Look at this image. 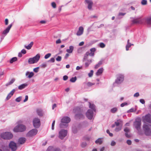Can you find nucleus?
Here are the masks:
<instances>
[{
	"mask_svg": "<svg viewBox=\"0 0 151 151\" xmlns=\"http://www.w3.org/2000/svg\"><path fill=\"white\" fill-rule=\"evenodd\" d=\"M86 85L88 87L91 86L95 84L94 83H93L90 82H88L86 83H85Z\"/></svg>",
	"mask_w": 151,
	"mask_h": 151,
	"instance_id": "31",
	"label": "nucleus"
},
{
	"mask_svg": "<svg viewBox=\"0 0 151 151\" xmlns=\"http://www.w3.org/2000/svg\"><path fill=\"white\" fill-rule=\"evenodd\" d=\"M1 137L4 139H9L13 137V135L11 132H7L1 134Z\"/></svg>",
	"mask_w": 151,
	"mask_h": 151,
	"instance_id": "5",
	"label": "nucleus"
},
{
	"mask_svg": "<svg viewBox=\"0 0 151 151\" xmlns=\"http://www.w3.org/2000/svg\"><path fill=\"white\" fill-rule=\"evenodd\" d=\"M55 120H54V121L52 123V130H53L54 129V126H55Z\"/></svg>",
	"mask_w": 151,
	"mask_h": 151,
	"instance_id": "47",
	"label": "nucleus"
},
{
	"mask_svg": "<svg viewBox=\"0 0 151 151\" xmlns=\"http://www.w3.org/2000/svg\"><path fill=\"white\" fill-rule=\"evenodd\" d=\"M99 46L101 48H103L105 47V45L104 43L101 42L99 44Z\"/></svg>",
	"mask_w": 151,
	"mask_h": 151,
	"instance_id": "42",
	"label": "nucleus"
},
{
	"mask_svg": "<svg viewBox=\"0 0 151 151\" xmlns=\"http://www.w3.org/2000/svg\"><path fill=\"white\" fill-rule=\"evenodd\" d=\"M13 25V24L12 23L10 24L6 28V29L4 30V31L3 32L2 34L4 35V36L6 35L8 33L9 31V30L12 27V26Z\"/></svg>",
	"mask_w": 151,
	"mask_h": 151,
	"instance_id": "12",
	"label": "nucleus"
},
{
	"mask_svg": "<svg viewBox=\"0 0 151 151\" xmlns=\"http://www.w3.org/2000/svg\"><path fill=\"white\" fill-rule=\"evenodd\" d=\"M146 22L148 24H151V17L147 19Z\"/></svg>",
	"mask_w": 151,
	"mask_h": 151,
	"instance_id": "35",
	"label": "nucleus"
},
{
	"mask_svg": "<svg viewBox=\"0 0 151 151\" xmlns=\"http://www.w3.org/2000/svg\"><path fill=\"white\" fill-rule=\"evenodd\" d=\"M36 111L38 115L40 116H43V113L42 110L40 109H38L36 110Z\"/></svg>",
	"mask_w": 151,
	"mask_h": 151,
	"instance_id": "17",
	"label": "nucleus"
},
{
	"mask_svg": "<svg viewBox=\"0 0 151 151\" xmlns=\"http://www.w3.org/2000/svg\"><path fill=\"white\" fill-rule=\"evenodd\" d=\"M127 143L128 145H130L131 144L132 142L129 140H127Z\"/></svg>",
	"mask_w": 151,
	"mask_h": 151,
	"instance_id": "56",
	"label": "nucleus"
},
{
	"mask_svg": "<svg viewBox=\"0 0 151 151\" xmlns=\"http://www.w3.org/2000/svg\"><path fill=\"white\" fill-rule=\"evenodd\" d=\"M26 139L24 137H21L19 139L18 142L21 144H24L26 141Z\"/></svg>",
	"mask_w": 151,
	"mask_h": 151,
	"instance_id": "19",
	"label": "nucleus"
},
{
	"mask_svg": "<svg viewBox=\"0 0 151 151\" xmlns=\"http://www.w3.org/2000/svg\"><path fill=\"white\" fill-rule=\"evenodd\" d=\"M68 78V77L67 76H63V80L64 81L67 80Z\"/></svg>",
	"mask_w": 151,
	"mask_h": 151,
	"instance_id": "53",
	"label": "nucleus"
},
{
	"mask_svg": "<svg viewBox=\"0 0 151 151\" xmlns=\"http://www.w3.org/2000/svg\"><path fill=\"white\" fill-rule=\"evenodd\" d=\"M133 24H141L142 23V20L140 18H137L133 19L132 21Z\"/></svg>",
	"mask_w": 151,
	"mask_h": 151,
	"instance_id": "15",
	"label": "nucleus"
},
{
	"mask_svg": "<svg viewBox=\"0 0 151 151\" xmlns=\"http://www.w3.org/2000/svg\"><path fill=\"white\" fill-rule=\"evenodd\" d=\"M85 2L88 4V9L89 10H91L93 4L92 1L90 0H86Z\"/></svg>",
	"mask_w": 151,
	"mask_h": 151,
	"instance_id": "13",
	"label": "nucleus"
},
{
	"mask_svg": "<svg viewBox=\"0 0 151 151\" xmlns=\"http://www.w3.org/2000/svg\"><path fill=\"white\" fill-rule=\"evenodd\" d=\"M80 109V108L79 107H76V108L74 109H73V111L75 113H76V112H78V110Z\"/></svg>",
	"mask_w": 151,
	"mask_h": 151,
	"instance_id": "39",
	"label": "nucleus"
},
{
	"mask_svg": "<svg viewBox=\"0 0 151 151\" xmlns=\"http://www.w3.org/2000/svg\"><path fill=\"white\" fill-rule=\"evenodd\" d=\"M96 49L95 48H92L90 49L91 52L90 53V56H93L94 55V52L96 51Z\"/></svg>",
	"mask_w": 151,
	"mask_h": 151,
	"instance_id": "24",
	"label": "nucleus"
},
{
	"mask_svg": "<svg viewBox=\"0 0 151 151\" xmlns=\"http://www.w3.org/2000/svg\"><path fill=\"white\" fill-rule=\"evenodd\" d=\"M127 103H126V102L122 104H121V106L122 107H124L125 105H127Z\"/></svg>",
	"mask_w": 151,
	"mask_h": 151,
	"instance_id": "55",
	"label": "nucleus"
},
{
	"mask_svg": "<svg viewBox=\"0 0 151 151\" xmlns=\"http://www.w3.org/2000/svg\"><path fill=\"white\" fill-rule=\"evenodd\" d=\"M102 142V141L101 139L99 138L95 141V143L96 144L101 145Z\"/></svg>",
	"mask_w": 151,
	"mask_h": 151,
	"instance_id": "26",
	"label": "nucleus"
},
{
	"mask_svg": "<svg viewBox=\"0 0 151 151\" xmlns=\"http://www.w3.org/2000/svg\"><path fill=\"white\" fill-rule=\"evenodd\" d=\"M33 44V42H31L27 46H25V47L26 49L28 50H29L31 48Z\"/></svg>",
	"mask_w": 151,
	"mask_h": 151,
	"instance_id": "23",
	"label": "nucleus"
},
{
	"mask_svg": "<svg viewBox=\"0 0 151 151\" xmlns=\"http://www.w3.org/2000/svg\"><path fill=\"white\" fill-rule=\"evenodd\" d=\"M103 69L102 68H101L99 69L97 72L96 73V75L97 76H99L101 74L103 73Z\"/></svg>",
	"mask_w": 151,
	"mask_h": 151,
	"instance_id": "22",
	"label": "nucleus"
},
{
	"mask_svg": "<svg viewBox=\"0 0 151 151\" xmlns=\"http://www.w3.org/2000/svg\"><path fill=\"white\" fill-rule=\"evenodd\" d=\"M90 105H89V108L92 109V110L95 111V106L94 104H91L90 103H89Z\"/></svg>",
	"mask_w": 151,
	"mask_h": 151,
	"instance_id": "30",
	"label": "nucleus"
},
{
	"mask_svg": "<svg viewBox=\"0 0 151 151\" xmlns=\"http://www.w3.org/2000/svg\"><path fill=\"white\" fill-rule=\"evenodd\" d=\"M28 96H27L26 95L25 96V99L24 100V102H25L28 100Z\"/></svg>",
	"mask_w": 151,
	"mask_h": 151,
	"instance_id": "64",
	"label": "nucleus"
},
{
	"mask_svg": "<svg viewBox=\"0 0 151 151\" xmlns=\"http://www.w3.org/2000/svg\"><path fill=\"white\" fill-rule=\"evenodd\" d=\"M67 131L66 130L62 129L59 132L58 137L61 139H63L67 135Z\"/></svg>",
	"mask_w": 151,
	"mask_h": 151,
	"instance_id": "6",
	"label": "nucleus"
},
{
	"mask_svg": "<svg viewBox=\"0 0 151 151\" xmlns=\"http://www.w3.org/2000/svg\"><path fill=\"white\" fill-rule=\"evenodd\" d=\"M141 3L142 5H145L147 4V1L146 0H142Z\"/></svg>",
	"mask_w": 151,
	"mask_h": 151,
	"instance_id": "37",
	"label": "nucleus"
},
{
	"mask_svg": "<svg viewBox=\"0 0 151 151\" xmlns=\"http://www.w3.org/2000/svg\"><path fill=\"white\" fill-rule=\"evenodd\" d=\"M9 20L7 19H6L5 20V24L6 25H7L8 24Z\"/></svg>",
	"mask_w": 151,
	"mask_h": 151,
	"instance_id": "52",
	"label": "nucleus"
},
{
	"mask_svg": "<svg viewBox=\"0 0 151 151\" xmlns=\"http://www.w3.org/2000/svg\"><path fill=\"white\" fill-rule=\"evenodd\" d=\"M21 52L22 53L24 54H25L26 52V51L25 50L23 49L21 50Z\"/></svg>",
	"mask_w": 151,
	"mask_h": 151,
	"instance_id": "63",
	"label": "nucleus"
},
{
	"mask_svg": "<svg viewBox=\"0 0 151 151\" xmlns=\"http://www.w3.org/2000/svg\"><path fill=\"white\" fill-rule=\"evenodd\" d=\"M102 61H99V63L95 66V68L97 69L102 64Z\"/></svg>",
	"mask_w": 151,
	"mask_h": 151,
	"instance_id": "27",
	"label": "nucleus"
},
{
	"mask_svg": "<svg viewBox=\"0 0 151 151\" xmlns=\"http://www.w3.org/2000/svg\"><path fill=\"white\" fill-rule=\"evenodd\" d=\"M124 131L125 132H127L129 131V129L127 127H126L124 129Z\"/></svg>",
	"mask_w": 151,
	"mask_h": 151,
	"instance_id": "60",
	"label": "nucleus"
},
{
	"mask_svg": "<svg viewBox=\"0 0 151 151\" xmlns=\"http://www.w3.org/2000/svg\"><path fill=\"white\" fill-rule=\"evenodd\" d=\"M87 145V144L85 142H83L81 144V146L82 147H85Z\"/></svg>",
	"mask_w": 151,
	"mask_h": 151,
	"instance_id": "45",
	"label": "nucleus"
},
{
	"mask_svg": "<svg viewBox=\"0 0 151 151\" xmlns=\"http://www.w3.org/2000/svg\"><path fill=\"white\" fill-rule=\"evenodd\" d=\"M26 76L28 75V78H30L34 76V73L33 72H27L26 73Z\"/></svg>",
	"mask_w": 151,
	"mask_h": 151,
	"instance_id": "20",
	"label": "nucleus"
},
{
	"mask_svg": "<svg viewBox=\"0 0 151 151\" xmlns=\"http://www.w3.org/2000/svg\"><path fill=\"white\" fill-rule=\"evenodd\" d=\"M55 61V58H52L50 59L49 60V62L54 63Z\"/></svg>",
	"mask_w": 151,
	"mask_h": 151,
	"instance_id": "49",
	"label": "nucleus"
},
{
	"mask_svg": "<svg viewBox=\"0 0 151 151\" xmlns=\"http://www.w3.org/2000/svg\"><path fill=\"white\" fill-rule=\"evenodd\" d=\"M70 121V118L67 116L63 117L61 120V123L60 125V128H64L66 126L64 125V123H68Z\"/></svg>",
	"mask_w": 151,
	"mask_h": 151,
	"instance_id": "2",
	"label": "nucleus"
},
{
	"mask_svg": "<svg viewBox=\"0 0 151 151\" xmlns=\"http://www.w3.org/2000/svg\"><path fill=\"white\" fill-rule=\"evenodd\" d=\"M93 70H91L90 72L88 73V75L89 77H91L93 75Z\"/></svg>",
	"mask_w": 151,
	"mask_h": 151,
	"instance_id": "36",
	"label": "nucleus"
},
{
	"mask_svg": "<svg viewBox=\"0 0 151 151\" xmlns=\"http://www.w3.org/2000/svg\"><path fill=\"white\" fill-rule=\"evenodd\" d=\"M139 96V94L138 92L136 93L134 95V97H138Z\"/></svg>",
	"mask_w": 151,
	"mask_h": 151,
	"instance_id": "62",
	"label": "nucleus"
},
{
	"mask_svg": "<svg viewBox=\"0 0 151 151\" xmlns=\"http://www.w3.org/2000/svg\"><path fill=\"white\" fill-rule=\"evenodd\" d=\"M33 122V126L35 128H38L40 125V119L37 118L34 119Z\"/></svg>",
	"mask_w": 151,
	"mask_h": 151,
	"instance_id": "7",
	"label": "nucleus"
},
{
	"mask_svg": "<svg viewBox=\"0 0 151 151\" xmlns=\"http://www.w3.org/2000/svg\"><path fill=\"white\" fill-rule=\"evenodd\" d=\"M106 132L109 134V135L111 137H112L113 136V134L111 133H110V131L109 130L107 129L106 130Z\"/></svg>",
	"mask_w": 151,
	"mask_h": 151,
	"instance_id": "50",
	"label": "nucleus"
},
{
	"mask_svg": "<svg viewBox=\"0 0 151 151\" xmlns=\"http://www.w3.org/2000/svg\"><path fill=\"white\" fill-rule=\"evenodd\" d=\"M121 129V127H116L115 128V131L116 132H118V131H120Z\"/></svg>",
	"mask_w": 151,
	"mask_h": 151,
	"instance_id": "51",
	"label": "nucleus"
},
{
	"mask_svg": "<svg viewBox=\"0 0 151 151\" xmlns=\"http://www.w3.org/2000/svg\"><path fill=\"white\" fill-rule=\"evenodd\" d=\"M17 60V57H14L12 58L10 60V63H12L13 62L16 61Z\"/></svg>",
	"mask_w": 151,
	"mask_h": 151,
	"instance_id": "32",
	"label": "nucleus"
},
{
	"mask_svg": "<svg viewBox=\"0 0 151 151\" xmlns=\"http://www.w3.org/2000/svg\"><path fill=\"white\" fill-rule=\"evenodd\" d=\"M61 42V40L60 39H58L56 41V43L57 44L60 43Z\"/></svg>",
	"mask_w": 151,
	"mask_h": 151,
	"instance_id": "57",
	"label": "nucleus"
},
{
	"mask_svg": "<svg viewBox=\"0 0 151 151\" xmlns=\"http://www.w3.org/2000/svg\"><path fill=\"white\" fill-rule=\"evenodd\" d=\"M9 146L12 151H15L17 150L16 144L13 142H11L9 145Z\"/></svg>",
	"mask_w": 151,
	"mask_h": 151,
	"instance_id": "11",
	"label": "nucleus"
},
{
	"mask_svg": "<svg viewBox=\"0 0 151 151\" xmlns=\"http://www.w3.org/2000/svg\"><path fill=\"white\" fill-rule=\"evenodd\" d=\"M51 55V54L50 53H48L45 56V58L46 59H47L49 58Z\"/></svg>",
	"mask_w": 151,
	"mask_h": 151,
	"instance_id": "41",
	"label": "nucleus"
},
{
	"mask_svg": "<svg viewBox=\"0 0 151 151\" xmlns=\"http://www.w3.org/2000/svg\"><path fill=\"white\" fill-rule=\"evenodd\" d=\"M74 49V47L72 46H70L69 47V49L66 50V52L69 53H71L72 52Z\"/></svg>",
	"mask_w": 151,
	"mask_h": 151,
	"instance_id": "21",
	"label": "nucleus"
},
{
	"mask_svg": "<svg viewBox=\"0 0 151 151\" xmlns=\"http://www.w3.org/2000/svg\"><path fill=\"white\" fill-rule=\"evenodd\" d=\"M93 111L92 110L88 109L86 113L87 117L89 119H92L93 117Z\"/></svg>",
	"mask_w": 151,
	"mask_h": 151,
	"instance_id": "10",
	"label": "nucleus"
},
{
	"mask_svg": "<svg viewBox=\"0 0 151 151\" xmlns=\"http://www.w3.org/2000/svg\"><path fill=\"white\" fill-rule=\"evenodd\" d=\"M27 84H22L18 87V89L19 90H22L25 88V87L27 86Z\"/></svg>",
	"mask_w": 151,
	"mask_h": 151,
	"instance_id": "25",
	"label": "nucleus"
},
{
	"mask_svg": "<svg viewBox=\"0 0 151 151\" xmlns=\"http://www.w3.org/2000/svg\"><path fill=\"white\" fill-rule=\"evenodd\" d=\"M140 125L141 123L139 122H136L134 123V126L137 130H139L140 129Z\"/></svg>",
	"mask_w": 151,
	"mask_h": 151,
	"instance_id": "18",
	"label": "nucleus"
},
{
	"mask_svg": "<svg viewBox=\"0 0 151 151\" xmlns=\"http://www.w3.org/2000/svg\"><path fill=\"white\" fill-rule=\"evenodd\" d=\"M132 45H133V44H131V43H127L126 46V50L127 51L129 50V48Z\"/></svg>",
	"mask_w": 151,
	"mask_h": 151,
	"instance_id": "29",
	"label": "nucleus"
},
{
	"mask_svg": "<svg viewBox=\"0 0 151 151\" xmlns=\"http://www.w3.org/2000/svg\"><path fill=\"white\" fill-rule=\"evenodd\" d=\"M83 32V28L82 27H79L78 31L77 33V35L78 36H80L82 35Z\"/></svg>",
	"mask_w": 151,
	"mask_h": 151,
	"instance_id": "16",
	"label": "nucleus"
},
{
	"mask_svg": "<svg viewBox=\"0 0 151 151\" xmlns=\"http://www.w3.org/2000/svg\"><path fill=\"white\" fill-rule=\"evenodd\" d=\"M51 6L53 8L55 9L56 8V5L55 2H52L51 3Z\"/></svg>",
	"mask_w": 151,
	"mask_h": 151,
	"instance_id": "40",
	"label": "nucleus"
},
{
	"mask_svg": "<svg viewBox=\"0 0 151 151\" xmlns=\"http://www.w3.org/2000/svg\"><path fill=\"white\" fill-rule=\"evenodd\" d=\"M15 79L14 78H12V79L9 82V83L8 84V85L12 84L15 81Z\"/></svg>",
	"mask_w": 151,
	"mask_h": 151,
	"instance_id": "38",
	"label": "nucleus"
},
{
	"mask_svg": "<svg viewBox=\"0 0 151 151\" xmlns=\"http://www.w3.org/2000/svg\"><path fill=\"white\" fill-rule=\"evenodd\" d=\"M124 80V77L122 75L118 74L117 75V78L115 81V83H120Z\"/></svg>",
	"mask_w": 151,
	"mask_h": 151,
	"instance_id": "9",
	"label": "nucleus"
},
{
	"mask_svg": "<svg viewBox=\"0 0 151 151\" xmlns=\"http://www.w3.org/2000/svg\"><path fill=\"white\" fill-rule=\"evenodd\" d=\"M38 68H39L38 67L35 68L34 69L33 71L37 73V72H38Z\"/></svg>",
	"mask_w": 151,
	"mask_h": 151,
	"instance_id": "59",
	"label": "nucleus"
},
{
	"mask_svg": "<svg viewBox=\"0 0 151 151\" xmlns=\"http://www.w3.org/2000/svg\"><path fill=\"white\" fill-rule=\"evenodd\" d=\"M40 58L39 54H37L32 58H29L28 60V63L29 64H33L37 63Z\"/></svg>",
	"mask_w": 151,
	"mask_h": 151,
	"instance_id": "4",
	"label": "nucleus"
},
{
	"mask_svg": "<svg viewBox=\"0 0 151 151\" xmlns=\"http://www.w3.org/2000/svg\"><path fill=\"white\" fill-rule=\"evenodd\" d=\"M21 99L22 97L21 96H19L17 98V99H15V101H16L19 102L21 101Z\"/></svg>",
	"mask_w": 151,
	"mask_h": 151,
	"instance_id": "43",
	"label": "nucleus"
},
{
	"mask_svg": "<svg viewBox=\"0 0 151 151\" xmlns=\"http://www.w3.org/2000/svg\"><path fill=\"white\" fill-rule=\"evenodd\" d=\"M116 142L114 141H112L111 143V145L112 146H114L116 145Z\"/></svg>",
	"mask_w": 151,
	"mask_h": 151,
	"instance_id": "58",
	"label": "nucleus"
},
{
	"mask_svg": "<svg viewBox=\"0 0 151 151\" xmlns=\"http://www.w3.org/2000/svg\"><path fill=\"white\" fill-rule=\"evenodd\" d=\"M62 58L60 56H58L56 58V60L58 61H60L61 60Z\"/></svg>",
	"mask_w": 151,
	"mask_h": 151,
	"instance_id": "46",
	"label": "nucleus"
},
{
	"mask_svg": "<svg viewBox=\"0 0 151 151\" xmlns=\"http://www.w3.org/2000/svg\"><path fill=\"white\" fill-rule=\"evenodd\" d=\"M140 102L142 104H143L145 103V101L143 99H140Z\"/></svg>",
	"mask_w": 151,
	"mask_h": 151,
	"instance_id": "61",
	"label": "nucleus"
},
{
	"mask_svg": "<svg viewBox=\"0 0 151 151\" xmlns=\"http://www.w3.org/2000/svg\"><path fill=\"white\" fill-rule=\"evenodd\" d=\"M37 132V130L36 129H32L27 134V136L30 137L35 135Z\"/></svg>",
	"mask_w": 151,
	"mask_h": 151,
	"instance_id": "8",
	"label": "nucleus"
},
{
	"mask_svg": "<svg viewBox=\"0 0 151 151\" xmlns=\"http://www.w3.org/2000/svg\"><path fill=\"white\" fill-rule=\"evenodd\" d=\"M3 149V151H9L8 150V147L7 146L4 147Z\"/></svg>",
	"mask_w": 151,
	"mask_h": 151,
	"instance_id": "48",
	"label": "nucleus"
},
{
	"mask_svg": "<svg viewBox=\"0 0 151 151\" xmlns=\"http://www.w3.org/2000/svg\"><path fill=\"white\" fill-rule=\"evenodd\" d=\"M144 122H145L143 128L145 132V134L146 135H150L151 134V130L149 128L150 125L145 122H147L150 123H151V115L150 114H148L146 115L144 119Z\"/></svg>",
	"mask_w": 151,
	"mask_h": 151,
	"instance_id": "1",
	"label": "nucleus"
},
{
	"mask_svg": "<svg viewBox=\"0 0 151 151\" xmlns=\"http://www.w3.org/2000/svg\"><path fill=\"white\" fill-rule=\"evenodd\" d=\"M121 121L120 120H117V122H115V124L116 126H118L120 124V122Z\"/></svg>",
	"mask_w": 151,
	"mask_h": 151,
	"instance_id": "44",
	"label": "nucleus"
},
{
	"mask_svg": "<svg viewBox=\"0 0 151 151\" xmlns=\"http://www.w3.org/2000/svg\"><path fill=\"white\" fill-rule=\"evenodd\" d=\"M26 128L25 126L23 125H19L16 127L14 129V131L16 132H22L24 131Z\"/></svg>",
	"mask_w": 151,
	"mask_h": 151,
	"instance_id": "3",
	"label": "nucleus"
},
{
	"mask_svg": "<svg viewBox=\"0 0 151 151\" xmlns=\"http://www.w3.org/2000/svg\"><path fill=\"white\" fill-rule=\"evenodd\" d=\"M15 91V89H13L7 95L6 98V100H9L13 95Z\"/></svg>",
	"mask_w": 151,
	"mask_h": 151,
	"instance_id": "14",
	"label": "nucleus"
},
{
	"mask_svg": "<svg viewBox=\"0 0 151 151\" xmlns=\"http://www.w3.org/2000/svg\"><path fill=\"white\" fill-rule=\"evenodd\" d=\"M55 148L52 146H49L47 149L46 151H54Z\"/></svg>",
	"mask_w": 151,
	"mask_h": 151,
	"instance_id": "28",
	"label": "nucleus"
},
{
	"mask_svg": "<svg viewBox=\"0 0 151 151\" xmlns=\"http://www.w3.org/2000/svg\"><path fill=\"white\" fill-rule=\"evenodd\" d=\"M5 73V71L4 70H3L1 72V77L2 76H4Z\"/></svg>",
	"mask_w": 151,
	"mask_h": 151,
	"instance_id": "54",
	"label": "nucleus"
},
{
	"mask_svg": "<svg viewBox=\"0 0 151 151\" xmlns=\"http://www.w3.org/2000/svg\"><path fill=\"white\" fill-rule=\"evenodd\" d=\"M117 111V109L116 108H114L111 109V111L113 113H115Z\"/></svg>",
	"mask_w": 151,
	"mask_h": 151,
	"instance_id": "33",
	"label": "nucleus"
},
{
	"mask_svg": "<svg viewBox=\"0 0 151 151\" xmlns=\"http://www.w3.org/2000/svg\"><path fill=\"white\" fill-rule=\"evenodd\" d=\"M76 80L77 78L76 77H72L70 79V81L71 82H74L76 81Z\"/></svg>",
	"mask_w": 151,
	"mask_h": 151,
	"instance_id": "34",
	"label": "nucleus"
}]
</instances>
